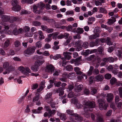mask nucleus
Instances as JSON below:
<instances>
[{
  "mask_svg": "<svg viewBox=\"0 0 122 122\" xmlns=\"http://www.w3.org/2000/svg\"><path fill=\"white\" fill-rule=\"evenodd\" d=\"M95 103L94 101L87 102L85 104L84 111L85 112L92 111V109L94 108L95 107Z\"/></svg>",
  "mask_w": 122,
  "mask_h": 122,
  "instance_id": "1",
  "label": "nucleus"
},
{
  "mask_svg": "<svg viewBox=\"0 0 122 122\" xmlns=\"http://www.w3.org/2000/svg\"><path fill=\"white\" fill-rule=\"evenodd\" d=\"M97 102L100 110H105L106 109L108 106V104L106 103V101L104 99H98Z\"/></svg>",
  "mask_w": 122,
  "mask_h": 122,
  "instance_id": "2",
  "label": "nucleus"
},
{
  "mask_svg": "<svg viewBox=\"0 0 122 122\" xmlns=\"http://www.w3.org/2000/svg\"><path fill=\"white\" fill-rule=\"evenodd\" d=\"M36 48L35 47L28 48L24 52L25 56H28V55L32 54L35 52V49Z\"/></svg>",
  "mask_w": 122,
  "mask_h": 122,
  "instance_id": "3",
  "label": "nucleus"
},
{
  "mask_svg": "<svg viewBox=\"0 0 122 122\" xmlns=\"http://www.w3.org/2000/svg\"><path fill=\"white\" fill-rule=\"evenodd\" d=\"M54 67L52 65L49 64L46 66L45 71L46 72L51 74L54 71Z\"/></svg>",
  "mask_w": 122,
  "mask_h": 122,
  "instance_id": "4",
  "label": "nucleus"
},
{
  "mask_svg": "<svg viewBox=\"0 0 122 122\" xmlns=\"http://www.w3.org/2000/svg\"><path fill=\"white\" fill-rule=\"evenodd\" d=\"M69 34L67 33H65L63 34L64 38L66 39H67L66 42L65 43V45L66 46L71 41V40L72 39V37L69 36Z\"/></svg>",
  "mask_w": 122,
  "mask_h": 122,
  "instance_id": "5",
  "label": "nucleus"
},
{
  "mask_svg": "<svg viewBox=\"0 0 122 122\" xmlns=\"http://www.w3.org/2000/svg\"><path fill=\"white\" fill-rule=\"evenodd\" d=\"M72 54V53L69 52H64L63 53V55L65 57L67 60H70L71 58V55Z\"/></svg>",
  "mask_w": 122,
  "mask_h": 122,
  "instance_id": "6",
  "label": "nucleus"
},
{
  "mask_svg": "<svg viewBox=\"0 0 122 122\" xmlns=\"http://www.w3.org/2000/svg\"><path fill=\"white\" fill-rule=\"evenodd\" d=\"M95 80L97 82L101 81L104 79L103 76L99 74L95 76Z\"/></svg>",
  "mask_w": 122,
  "mask_h": 122,
  "instance_id": "7",
  "label": "nucleus"
},
{
  "mask_svg": "<svg viewBox=\"0 0 122 122\" xmlns=\"http://www.w3.org/2000/svg\"><path fill=\"white\" fill-rule=\"evenodd\" d=\"M107 101L110 102L113 98V95L112 93H108L107 95Z\"/></svg>",
  "mask_w": 122,
  "mask_h": 122,
  "instance_id": "8",
  "label": "nucleus"
},
{
  "mask_svg": "<svg viewBox=\"0 0 122 122\" xmlns=\"http://www.w3.org/2000/svg\"><path fill=\"white\" fill-rule=\"evenodd\" d=\"M56 92L59 94V95L60 96L63 95L64 92L63 89L61 87H60L57 89L56 91Z\"/></svg>",
  "mask_w": 122,
  "mask_h": 122,
  "instance_id": "9",
  "label": "nucleus"
},
{
  "mask_svg": "<svg viewBox=\"0 0 122 122\" xmlns=\"http://www.w3.org/2000/svg\"><path fill=\"white\" fill-rule=\"evenodd\" d=\"M73 115H74L73 117H75V119L76 120L80 121H81L82 119V117L81 116L78 115L77 114L75 113V114Z\"/></svg>",
  "mask_w": 122,
  "mask_h": 122,
  "instance_id": "10",
  "label": "nucleus"
},
{
  "mask_svg": "<svg viewBox=\"0 0 122 122\" xmlns=\"http://www.w3.org/2000/svg\"><path fill=\"white\" fill-rule=\"evenodd\" d=\"M10 16H9L3 15L1 17L2 20L4 22H5L9 21Z\"/></svg>",
  "mask_w": 122,
  "mask_h": 122,
  "instance_id": "11",
  "label": "nucleus"
},
{
  "mask_svg": "<svg viewBox=\"0 0 122 122\" xmlns=\"http://www.w3.org/2000/svg\"><path fill=\"white\" fill-rule=\"evenodd\" d=\"M59 42L58 41H55L54 42V46L52 48L55 50H56L59 48V46L58 45L59 43Z\"/></svg>",
  "mask_w": 122,
  "mask_h": 122,
  "instance_id": "12",
  "label": "nucleus"
},
{
  "mask_svg": "<svg viewBox=\"0 0 122 122\" xmlns=\"http://www.w3.org/2000/svg\"><path fill=\"white\" fill-rule=\"evenodd\" d=\"M38 7H39V8H40L38 5H34L33 6V11L35 13L39 14L40 13V10H37Z\"/></svg>",
  "mask_w": 122,
  "mask_h": 122,
  "instance_id": "13",
  "label": "nucleus"
},
{
  "mask_svg": "<svg viewBox=\"0 0 122 122\" xmlns=\"http://www.w3.org/2000/svg\"><path fill=\"white\" fill-rule=\"evenodd\" d=\"M45 62V60H44L42 61L37 60L35 63V65L37 67H38L41 65L43 63Z\"/></svg>",
  "mask_w": 122,
  "mask_h": 122,
  "instance_id": "14",
  "label": "nucleus"
},
{
  "mask_svg": "<svg viewBox=\"0 0 122 122\" xmlns=\"http://www.w3.org/2000/svg\"><path fill=\"white\" fill-rule=\"evenodd\" d=\"M21 9L20 6L19 5H17L15 6H13L12 8V10L15 11H20Z\"/></svg>",
  "mask_w": 122,
  "mask_h": 122,
  "instance_id": "15",
  "label": "nucleus"
},
{
  "mask_svg": "<svg viewBox=\"0 0 122 122\" xmlns=\"http://www.w3.org/2000/svg\"><path fill=\"white\" fill-rule=\"evenodd\" d=\"M99 37V34L98 33H95L94 34L92 35L89 36L90 39H95L97 37Z\"/></svg>",
  "mask_w": 122,
  "mask_h": 122,
  "instance_id": "16",
  "label": "nucleus"
},
{
  "mask_svg": "<svg viewBox=\"0 0 122 122\" xmlns=\"http://www.w3.org/2000/svg\"><path fill=\"white\" fill-rule=\"evenodd\" d=\"M42 19L43 20H46L48 22H53V23H54L55 22V20L53 19H50L46 16H44L43 17Z\"/></svg>",
  "mask_w": 122,
  "mask_h": 122,
  "instance_id": "17",
  "label": "nucleus"
},
{
  "mask_svg": "<svg viewBox=\"0 0 122 122\" xmlns=\"http://www.w3.org/2000/svg\"><path fill=\"white\" fill-rule=\"evenodd\" d=\"M40 95L38 93H36V96L33 97L32 99V101L33 102H35L37 101L39 99Z\"/></svg>",
  "mask_w": 122,
  "mask_h": 122,
  "instance_id": "18",
  "label": "nucleus"
},
{
  "mask_svg": "<svg viewBox=\"0 0 122 122\" xmlns=\"http://www.w3.org/2000/svg\"><path fill=\"white\" fill-rule=\"evenodd\" d=\"M74 71L78 75H81L82 74V72L80 71V69L78 67H76L74 68Z\"/></svg>",
  "mask_w": 122,
  "mask_h": 122,
  "instance_id": "19",
  "label": "nucleus"
},
{
  "mask_svg": "<svg viewBox=\"0 0 122 122\" xmlns=\"http://www.w3.org/2000/svg\"><path fill=\"white\" fill-rule=\"evenodd\" d=\"M43 107H39L37 109L32 110L33 112L34 113H39L41 112V110L42 109Z\"/></svg>",
  "mask_w": 122,
  "mask_h": 122,
  "instance_id": "20",
  "label": "nucleus"
},
{
  "mask_svg": "<svg viewBox=\"0 0 122 122\" xmlns=\"http://www.w3.org/2000/svg\"><path fill=\"white\" fill-rule=\"evenodd\" d=\"M60 119L63 121L66 120L67 119L66 115L64 113H60Z\"/></svg>",
  "mask_w": 122,
  "mask_h": 122,
  "instance_id": "21",
  "label": "nucleus"
},
{
  "mask_svg": "<svg viewBox=\"0 0 122 122\" xmlns=\"http://www.w3.org/2000/svg\"><path fill=\"white\" fill-rule=\"evenodd\" d=\"M103 48L102 47H99L97 49V51L99 52V54L102 56H103L104 55V54L103 52Z\"/></svg>",
  "mask_w": 122,
  "mask_h": 122,
  "instance_id": "22",
  "label": "nucleus"
},
{
  "mask_svg": "<svg viewBox=\"0 0 122 122\" xmlns=\"http://www.w3.org/2000/svg\"><path fill=\"white\" fill-rule=\"evenodd\" d=\"M83 86L81 85H80L76 86V89L77 90H76V92H80L82 90L83 88Z\"/></svg>",
  "mask_w": 122,
  "mask_h": 122,
  "instance_id": "23",
  "label": "nucleus"
},
{
  "mask_svg": "<svg viewBox=\"0 0 122 122\" xmlns=\"http://www.w3.org/2000/svg\"><path fill=\"white\" fill-rule=\"evenodd\" d=\"M10 43V41L9 39H7L5 42L3 46V47L6 48L8 47Z\"/></svg>",
  "mask_w": 122,
  "mask_h": 122,
  "instance_id": "24",
  "label": "nucleus"
},
{
  "mask_svg": "<svg viewBox=\"0 0 122 122\" xmlns=\"http://www.w3.org/2000/svg\"><path fill=\"white\" fill-rule=\"evenodd\" d=\"M38 34L39 35V37L40 40L45 38V37L43 35V33L42 31L40 30L38 31Z\"/></svg>",
  "mask_w": 122,
  "mask_h": 122,
  "instance_id": "25",
  "label": "nucleus"
},
{
  "mask_svg": "<svg viewBox=\"0 0 122 122\" xmlns=\"http://www.w3.org/2000/svg\"><path fill=\"white\" fill-rule=\"evenodd\" d=\"M59 34V32L58 31L53 33V39L55 40H56L57 39V37Z\"/></svg>",
  "mask_w": 122,
  "mask_h": 122,
  "instance_id": "26",
  "label": "nucleus"
},
{
  "mask_svg": "<svg viewBox=\"0 0 122 122\" xmlns=\"http://www.w3.org/2000/svg\"><path fill=\"white\" fill-rule=\"evenodd\" d=\"M88 24H92L93 21L95 20V18L93 17H89L88 18Z\"/></svg>",
  "mask_w": 122,
  "mask_h": 122,
  "instance_id": "27",
  "label": "nucleus"
},
{
  "mask_svg": "<svg viewBox=\"0 0 122 122\" xmlns=\"http://www.w3.org/2000/svg\"><path fill=\"white\" fill-rule=\"evenodd\" d=\"M117 81L116 79L114 77H112L110 80V83L111 85H113L116 83Z\"/></svg>",
  "mask_w": 122,
  "mask_h": 122,
  "instance_id": "28",
  "label": "nucleus"
},
{
  "mask_svg": "<svg viewBox=\"0 0 122 122\" xmlns=\"http://www.w3.org/2000/svg\"><path fill=\"white\" fill-rule=\"evenodd\" d=\"M17 19V18L15 17L12 16L10 17L9 22L10 23H12L14 21H16Z\"/></svg>",
  "mask_w": 122,
  "mask_h": 122,
  "instance_id": "29",
  "label": "nucleus"
},
{
  "mask_svg": "<svg viewBox=\"0 0 122 122\" xmlns=\"http://www.w3.org/2000/svg\"><path fill=\"white\" fill-rule=\"evenodd\" d=\"M106 42L107 45H112V43L111 41V39L110 38L107 37V39L106 40Z\"/></svg>",
  "mask_w": 122,
  "mask_h": 122,
  "instance_id": "30",
  "label": "nucleus"
},
{
  "mask_svg": "<svg viewBox=\"0 0 122 122\" xmlns=\"http://www.w3.org/2000/svg\"><path fill=\"white\" fill-rule=\"evenodd\" d=\"M94 69V67L92 66H91L89 70L87 73V75L90 76L92 73V71Z\"/></svg>",
  "mask_w": 122,
  "mask_h": 122,
  "instance_id": "31",
  "label": "nucleus"
},
{
  "mask_svg": "<svg viewBox=\"0 0 122 122\" xmlns=\"http://www.w3.org/2000/svg\"><path fill=\"white\" fill-rule=\"evenodd\" d=\"M56 110H51L48 112L49 114V117L52 116L53 115L55 114Z\"/></svg>",
  "mask_w": 122,
  "mask_h": 122,
  "instance_id": "32",
  "label": "nucleus"
},
{
  "mask_svg": "<svg viewBox=\"0 0 122 122\" xmlns=\"http://www.w3.org/2000/svg\"><path fill=\"white\" fill-rule=\"evenodd\" d=\"M18 3H19L17 0H12V5L13 7L19 5L18 4Z\"/></svg>",
  "mask_w": 122,
  "mask_h": 122,
  "instance_id": "33",
  "label": "nucleus"
},
{
  "mask_svg": "<svg viewBox=\"0 0 122 122\" xmlns=\"http://www.w3.org/2000/svg\"><path fill=\"white\" fill-rule=\"evenodd\" d=\"M121 50H118L116 54L119 57H121L122 56V47L121 48Z\"/></svg>",
  "mask_w": 122,
  "mask_h": 122,
  "instance_id": "34",
  "label": "nucleus"
},
{
  "mask_svg": "<svg viewBox=\"0 0 122 122\" xmlns=\"http://www.w3.org/2000/svg\"><path fill=\"white\" fill-rule=\"evenodd\" d=\"M15 54V52L14 51L11 50H9L8 53V52L7 53V55L8 56L10 55L13 56Z\"/></svg>",
  "mask_w": 122,
  "mask_h": 122,
  "instance_id": "35",
  "label": "nucleus"
},
{
  "mask_svg": "<svg viewBox=\"0 0 122 122\" xmlns=\"http://www.w3.org/2000/svg\"><path fill=\"white\" fill-rule=\"evenodd\" d=\"M66 112L67 114H69L72 116H73L74 115L73 114H75L73 113V110L70 109L67 110L66 111Z\"/></svg>",
  "mask_w": 122,
  "mask_h": 122,
  "instance_id": "36",
  "label": "nucleus"
},
{
  "mask_svg": "<svg viewBox=\"0 0 122 122\" xmlns=\"http://www.w3.org/2000/svg\"><path fill=\"white\" fill-rule=\"evenodd\" d=\"M84 32V30L83 28H78L76 32L77 33L81 34Z\"/></svg>",
  "mask_w": 122,
  "mask_h": 122,
  "instance_id": "37",
  "label": "nucleus"
},
{
  "mask_svg": "<svg viewBox=\"0 0 122 122\" xmlns=\"http://www.w3.org/2000/svg\"><path fill=\"white\" fill-rule=\"evenodd\" d=\"M97 120H98L99 122H103V120L102 116L100 115L98 116Z\"/></svg>",
  "mask_w": 122,
  "mask_h": 122,
  "instance_id": "38",
  "label": "nucleus"
},
{
  "mask_svg": "<svg viewBox=\"0 0 122 122\" xmlns=\"http://www.w3.org/2000/svg\"><path fill=\"white\" fill-rule=\"evenodd\" d=\"M99 11L100 13H106L107 12V10L104 8L100 7L99 9Z\"/></svg>",
  "mask_w": 122,
  "mask_h": 122,
  "instance_id": "39",
  "label": "nucleus"
},
{
  "mask_svg": "<svg viewBox=\"0 0 122 122\" xmlns=\"http://www.w3.org/2000/svg\"><path fill=\"white\" fill-rule=\"evenodd\" d=\"M73 67L71 65H68L66 66V69L68 71H71L73 70Z\"/></svg>",
  "mask_w": 122,
  "mask_h": 122,
  "instance_id": "40",
  "label": "nucleus"
},
{
  "mask_svg": "<svg viewBox=\"0 0 122 122\" xmlns=\"http://www.w3.org/2000/svg\"><path fill=\"white\" fill-rule=\"evenodd\" d=\"M36 47L38 48H40L42 46V43L41 42L38 41L36 43Z\"/></svg>",
  "mask_w": 122,
  "mask_h": 122,
  "instance_id": "41",
  "label": "nucleus"
},
{
  "mask_svg": "<svg viewBox=\"0 0 122 122\" xmlns=\"http://www.w3.org/2000/svg\"><path fill=\"white\" fill-rule=\"evenodd\" d=\"M75 74L74 72H71L70 73L68 74V78H70L71 77H75Z\"/></svg>",
  "mask_w": 122,
  "mask_h": 122,
  "instance_id": "42",
  "label": "nucleus"
},
{
  "mask_svg": "<svg viewBox=\"0 0 122 122\" xmlns=\"http://www.w3.org/2000/svg\"><path fill=\"white\" fill-rule=\"evenodd\" d=\"M9 65V63L7 62H5L3 63V66L4 69H7Z\"/></svg>",
  "mask_w": 122,
  "mask_h": 122,
  "instance_id": "43",
  "label": "nucleus"
},
{
  "mask_svg": "<svg viewBox=\"0 0 122 122\" xmlns=\"http://www.w3.org/2000/svg\"><path fill=\"white\" fill-rule=\"evenodd\" d=\"M112 77V76L109 73L106 74L105 75V79H109Z\"/></svg>",
  "mask_w": 122,
  "mask_h": 122,
  "instance_id": "44",
  "label": "nucleus"
},
{
  "mask_svg": "<svg viewBox=\"0 0 122 122\" xmlns=\"http://www.w3.org/2000/svg\"><path fill=\"white\" fill-rule=\"evenodd\" d=\"M31 68L32 70L35 71H36L38 70L39 68L35 65L34 66H31Z\"/></svg>",
  "mask_w": 122,
  "mask_h": 122,
  "instance_id": "45",
  "label": "nucleus"
},
{
  "mask_svg": "<svg viewBox=\"0 0 122 122\" xmlns=\"http://www.w3.org/2000/svg\"><path fill=\"white\" fill-rule=\"evenodd\" d=\"M15 46V47H18L20 45V41L17 40L16 41L14 42Z\"/></svg>",
  "mask_w": 122,
  "mask_h": 122,
  "instance_id": "46",
  "label": "nucleus"
},
{
  "mask_svg": "<svg viewBox=\"0 0 122 122\" xmlns=\"http://www.w3.org/2000/svg\"><path fill=\"white\" fill-rule=\"evenodd\" d=\"M85 112L83 113V115L84 116L87 118H88L90 117V114L88 112V111H86L85 112Z\"/></svg>",
  "mask_w": 122,
  "mask_h": 122,
  "instance_id": "47",
  "label": "nucleus"
},
{
  "mask_svg": "<svg viewBox=\"0 0 122 122\" xmlns=\"http://www.w3.org/2000/svg\"><path fill=\"white\" fill-rule=\"evenodd\" d=\"M32 24L33 25L36 26L40 25L41 24V23L40 22L37 21H34L33 22Z\"/></svg>",
  "mask_w": 122,
  "mask_h": 122,
  "instance_id": "48",
  "label": "nucleus"
},
{
  "mask_svg": "<svg viewBox=\"0 0 122 122\" xmlns=\"http://www.w3.org/2000/svg\"><path fill=\"white\" fill-rule=\"evenodd\" d=\"M89 46V43L88 42H85L83 43L82 45V47L85 48H87Z\"/></svg>",
  "mask_w": 122,
  "mask_h": 122,
  "instance_id": "49",
  "label": "nucleus"
},
{
  "mask_svg": "<svg viewBox=\"0 0 122 122\" xmlns=\"http://www.w3.org/2000/svg\"><path fill=\"white\" fill-rule=\"evenodd\" d=\"M52 93H47L45 96V98L46 100L51 98Z\"/></svg>",
  "mask_w": 122,
  "mask_h": 122,
  "instance_id": "50",
  "label": "nucleus"
},
{
  "mask_svg": "<svg viewBox=\"0 0 122 122\" xmlns=\"http://www.w3.org/2000/svg\"><path fill=\"white\" fill-rule=\"evenodd\" d=\"M94 79V77L91 76L89 79V83L90 84H92L93 82V80Z\"/></svg>",
  "mask_w": 122,
  "mask_h": 122,
  "instance_id": "51",
  "label": "nucleus"
},
{
  "mask_svg": "<svg viewBox=\"0 0 122 122\" xmlns=\"http://www.w3.org/2000/svg\"><path fill=\"white\" fill-rule=\"evenodd\" d=\"M97 92V90L95 89H92V91L91 92V94L93 95H94Z\"/></svg>",
  "mask_w": 122,
  "mask_h": 122,
  "instance_id": "52",
  "label": "nucleus"
},
{
  "mask_svg": "<svg viewBox=\"0 0 122 122\" xmlns=\"http://www.w3.org/2000/svg\"><path fill=\"white\" fill-rule=\"evenodd\" d=\"M12 33L15 35H18V30L16 28H15L13 30Z\"/></svg>",
  "mask_w": 122,
  "mask_h": 122,
  "instance_id": "53",
  "label": "nucleus"
},
{
  "mask_svg": "<svg viewBox=\"0 0 122 122\" xmlns=\"http://www.w3.org/2000/svg\"><path fill=\"white\" fill-rule=\"evenodd\" d=\"M73 13L74 12L72 10L68 11L65 12L66 15H67L73 14Z\"/></svg>",
  "mask_w": 122,
  "mask_h": 122,
  "instance_id": "54",
  "label": "nucleus"
},
{
  "mask_svg": "<svg viewBox=\"0 0 122 122\" xmlns=\"http://www.w3.org/2000/svg\"><path fill=\"white\" fill-rule=\"evenodd\" d=\"M61 55L60 54H57L53 57L54 59L56 60L61 58Z\"/></svg>",
  "mask_w": 122,
  "mask_h": 122,
  "instance_id": "55",
  "label": "nucleus"
},
{
  "mask_svg": "<svg viewBox=\"0 0 122 122\" xmlns=\"http://www.w3.org/2000/svg\"><path fill=\"white\" fill-rule=\"evenodd\" d=\"M51 46L48 43L46 44H45L44 48L46 49H48L51 48Z\"/></svg>",
  "mask_w": 122,
  "mask_h": 122,
  "instance_id": "56",
  "label": "nucleus"
},
{
  "mask_svg": "<svg viewBox=\"0 0 122 122\" xmlns=\"http://www.w3.org/2000/svg\"><path fill=\"white\" fill-rule=\"evenodd\" d=\"M73 38L74 39H80L81 38V36L79 34H77L76 35L74 36H73Z\"/></svg>",
  "mask_w": 122,
  "mask_h": 122,
  "instance_id": "57",
  "label": "nucleus"
},
{
  "mask_svg": "<svg viewBox=\"0 0 122 122\" xmlns=\"http://www.w3.org/2000/svg\"><path fill=\"white\" fill-rule=\"evenodd\" d=\"M109 62H113L114 61V58L112 57H108Z\"/></svg>",
  "mask_w": 122,
  "mask_h": 122,
  "instance_id": "58",
  "label": "nucleus"
},
{
  "mask_svg": "<svg viewBox=\"0 0 122 122\" xmlns=\"http://www.w3.org/2000/svg\"><path fill=\"white\" fill-rule=\"evenodd\" d=\"M74 96V93L73 92H70L68 95V97L70 98H71L73 97Z\"/></svg>",
  "mask_w": 122,
  "mask_h": 122,
  "instance_id": "59",
  "label": "nucleus"
},
{
  "mask_svg": "<svg viewBox=\"0 0 122 122\" xmlns=\"http://www.w3.org/2000/svg\"><path fill=\"white\" fill-rule=\"evenodd\" d=\"M94 57L95 56L94 55H92L87 57V60L89 61H91L92 60Z\"/></svg>",
  "mask_w": 122,
  "mask_h": 122,
  "instance_id": "60",
  "label": "nucleus"
},
{
  "mask_svg": "<svg viewBox=\"0 0 122 122\" xmlns=\"http://www.w3.org/2000/svg\"><path fill=\"white\" fill-rule=\"evenodd\" d=\"M38 85L37 83L33 84L32 86V89H36L38 87Z\"/></svg>",
  "mask_w": 122,
  "mask_h": 122,
  "instance_id": "61",
  "label": "nucleus"
},
{
  "mask_svg": "<svg viewBox=\"0 0 122 122\" xmlns=\"http://www.w3.org/2000/svg\"><path fill=\"white\" fill-rule=\"evenodd\" d=\"M118 91L120 97H122V88H119L118 89Z\"/></svg>",
  "mask_w": 122,
  "mask_h": 122,
  "instance_id": "62",
  "label": "nucleus"
},
{
  "mask_svg": "<svg viewBox=\"0 0 122 122\" xmlns=\"http://www.w3.org/2000/svg\"><path fill=\"white\" fill-rule=\"evenodd\" d=\"M8 70L10 71H13L15 70V68L14 67L11 65L9 66L8 67L7 69Z\"/></svg>",
  "mask_w": 122,
  "mask_h": 122,
  "instance_id": "63",
  "label": "nucleus"
},
{
  "mask_svg": "<svg viewBox=\"0 0 122 122\" xmlns=\"http://www.w3.org/2000/svg\"><path fill=\"white\" fill-rule=\"evenodd\" d=\"M45 82H41V85L40 86V87L42 90L43 88L45 87Z\"/></svg>",
  "mask_w": 122,
  "mask_h": 122,
  "instance_id": "64",
  "label": "nucleus"
}]
</instances>
